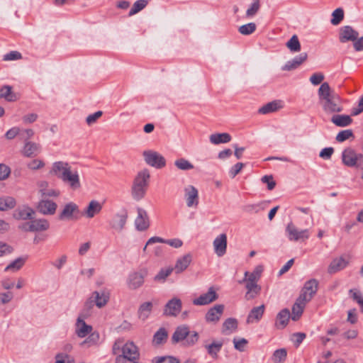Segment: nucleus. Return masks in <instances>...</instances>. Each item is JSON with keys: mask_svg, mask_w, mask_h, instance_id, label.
<instances>
[{"mask_svg": "<svg viewBox=\"0 0 363 363\" xmlns=\"http://www.w3.org/2000/svg\"><path fill=\"white\" fill-rule=\"evenodd\" d=\"M319 101L325 114L333 116L341 113L344 108L340 96L331 89L328 82H323L318 91Z\"/></svg>", "mask_w": 363, "mask_h": 363, "instance_id": "f257e3e1", "label": "nucleus"}, {"mask_svg": "<svg viewBox=\"0 0 363 363\" xmlns=\"http://www.w3.org/2000/svg\"><path fill=\"white\" fill-rule=\"evenodd\" d=\"M50 174L60 179L73 191L81 188L78 171L72 169L71 165L67 162H55L50 170Z\"/></svg>", "mask_w": 363, "mask_h": 363, "instance_id": "f03ea898", "label": "nucleus"}, {"mask_svg": "<svg viewBox=\"0 0 363 363\" xmlns=\"http://www.w3.org/2000/svg\"><path fill=\"white\" fill-rule=\"evenodd\" d=\"M150 177V174L147 169H144L137 174L131 189V194L135 200L140 201L145 197Z\"/></svg>", "mask_w": 363, "mask_h": 363, "instance_id": "7ed1b4c3", "label": "nucleus"}, {"mask_svg": "<svg viewBox=\"0 0 363 363\" xmlns=\"http://www.w3.org/2000/svg\"><path fill=\"white\" fill-rule=\"evenodd\" d=\"M199 335L196 331H190L189 326L182 325L178 326L172 336L173 343H177L183 341V345L186 347L194 345L199 340Z\"/></svg>", "mask_w": 363, "mask_h": 363, "instance_id": "20e7f679", "label": "nucleus"}, {"mask_svg": "<svg viewBox=\"0 0 363 363\" xmlns=\"http://www.w3.org/2000/svg\"><path fill=\"white\" fill-rule=\"evenodd\" d=\"M342 162L346 167L363 169V154L357 152L352 147H348L342 151Z\"/></svg>", "mask_w": 363, "mask_h": 363, "instance_id": "39448f33", "label": "nucleus"}, {"mask_svg": "<svg viewBox=\"0 0 363 363\" xmlns=\"http://www.w3.org/2000/svg\"><path fill=\"white\" fill-rule=\"evenodd\" d=\"M286 234L289 241L304 242L310 237L308 229L299 230L292 222L287 224Z\"/></svg>", "mask_w": 363, "mask_h": 363, "instance_id": "423d86ee", "label": "nucleus"}, {"mask_svg": "<svg viewBox=\"0 0 363 363\" xmlns=\"http://www.w3.org/2000/svg\"><path fill=\"white\" fill-rule=\"evenodd\" d=\"M123 354L116 359V363H125L126 360L133 362L139 358L137 346L132 342L125 343L122 348Z\"/></svg>", "mask_w": 363, "mask_h": 363, "instance_id": "0eeeda50", "label": "nucleus"}, {"mask_svg": "<svg viewBox=\"0 0 363 363\" xmlns=\"http://www.w3.org/2000/svg\"><path fill=\"white\" fill-rule=\"evenodd\" d=\"M147 274L148 271L146 268L130 273L127 279L128 287L131 290H135L141 287L145 282V278Z\"/></svg>", "mask_w": 363, "mask_h": 363, "instance_id": "6e6552de", "label": "nucleus"}, {"mask_svg": "<svg viewBox=\"0 0 363 363\" xmlns=\"http://www.w3.org/2000/svg\"><path fill=\"white\" fill-rule=\"evenodd\" d=\"M108 300V292L104 290L101 292L95 291L92 293L89 300L85 303L84 306L86 309L90 310L93 306V303H94L98 308H101L106 305Z\"/></svg>", "mask_w": 363, "mask_h": 363, "instance_id": "1a4fd4ad", "label": "nucleus"}, {"mask_svg": "<svg viewBox=\"0 0 363 363\" xmlns=\"http://www.w3.org/2000/svg\"><path fill=\"white\" fill-rule=\"evenodd\" d=\"M143 155L145 162L153 167L161 169L166 165L164 157L157 152L146 150Z\"/></svg>", "mask_w": 363, "mask_h": 363, "instance_id": "9d476101", "label": "nucleus"}, {"mask_svg": "<svg viewBox=\"0 0 363 363\" xmlns=\"http://www.w3.org/2000/svg\"><path fill=\"white\" fill-rule=\"evenodd\" d=\"M89 316V313L84 311L78 317L75 325V333L79 337H85L93 330L91 325L85 323L84 318Z\"/></svg>", "mask_w": 363, "mask_h": 363, "instance_id": "9b49d317", "label": "nucleus"}, {"mask_svg": "<svg viewBox=\"0 0 363 363\" xmlns=\"http://www.w3.org/2000/svg\"><path fill=\"white\" fill-rule=\"evenodd\" d=\"M218 298V295L213 286L208 289L205 294L200 295L197 298L193 300V304L195 306H204L209 304Z\"/></svg>", "mask_w": 363, "mask_h": 363, "instance_id": "f8f14e48", "label": "nucleus"}, {"mask_svg": "<svg viewBox=\"0 0 363 363\" xmlns=\"http://www.w3.org/2000/svg\"><path fill=\"white\" fill-rule=\"evenodd\" d=\"M318 289V281L315 279H311L306 281L299 296L308 302L316 294Z\"/></svg>", "mask_w": 363, "mask_h": 363, "instance_id": "ddd939ff", "label": "nucleus"}, {"mask_svg": "<svg viewBox=\"0 0 363 363\" xmlns=\"http://www.w3.org/2000/svg\"><path fill=\"white\" fill-rule=\"evenodd\" d=\"M224 305L217 304L213 307L211 308L205 315V320L207 323H217L224 311Z\"/></svg>", "mask_w": 363, "mask_h": 363, "instance_id": "4468645a", "label": "nucleus"}, {"mask_svg": "<svg viewBox=\"0 0 363 363\" xmlns=\"http://www.w3.org/2000/svg\"><path fill=\"white\" fill-rule=\"evenodd\" d=\"M184 197L188 207H196L199 204V192L196 187L189 185L184 188Z\"/></svg>", "mask_w": 363, "mask_h": 363, "instance_id": "2eb2a0df", "label": "nucleus"}, {"mask_svg": "<svg viewBox=\"0 0 363 363\" xmlns=\"http://www.w3.org/2000/svg\"><path fill=\"white\" fill-rule=\"evenodd\" d=\"M57 205L55 202L49 199L40 200L36 206L38 212L43 215H53L55 214Z\"/></svg>", "mask_w": 363, "mask_h": 363, "instance_id": "dca6fc26", "label": "nucleus"}, {"mask_svg": "<svg viewBox=\"0 0 363 363\" xmlns=\"http://www.w3.org/2000/svg\"><path fill=\"white\" fill-rule=\"evenodd\" d=\"M182 309V301L179 298H173L165 305L164 315L169 316H177Z\"/></svg>", "mask_w": 363, "mask_h": 363, "instance_id": "f3484780", "label": "nucleus"}, {"mask_svg": "<svg viewBox=\"0 0 363 363\" xmlns=\"http://www.w3.org/2000/svg\"><path fill=\"white\" fill-rule=\"evenodd\" d=\"M35 214V211L28 206H23L16 208L13 216L16 220H32Z\"/></svg>", "mask_w": 363, "mask_h": 363, "instance_id": "a211bd4d", "label": "nucleus"}, {"mask_svg": "<svg viewBox=\"0 0 363 363\" xmlns=\"http://www.w3.org/2000/svg\"><path fill=\"white\" fill-rule=\"evenodd\" d=\"M359 37V33L354 30L350 26H345L340 30V41L341 43H346L347 41H354Z\"/></svg>", "mask_w": 363, "mask_h": 363, "instance_id": "6ab92c4d", "label": "nucleus"}, {"mask_svg": "<svg viewBox=\"0 0 363 363\" xmlns=\"http://www.w3.org/2000/svg\"><path fill=\"white\" fill-rule=\"evenodd\" d=\"M215 253L218 257H222L226 253L227 235L225 233L219 235L213 241Z\"/></svg>", "mask_w": 363, "mask_h": 363, "instance_id": "aec40b11", "label": "nucleus"}, {"mask_svg": "<svg viewBox=\"0 0 363 363\" xmlns=\"http://www.w3.org/2000/svg\"><path fill=\"white\" fill-rule=\"evenodd\" d=\"M127 218L128 213L126 211L116 213L111 220L110 225L112 228L120 232L124 228Z\"/></svg>", "mask_w": 363, "mask_h": 363, "instance_id": "412c9836", "label": "nucleus"}, {"mask_svg": "<svg viewBox=\"0 0 363 363\" xmlns=\"http://www.w3.org/2000/svg\"><path fill=\"white\" fill-rule=\"evenodd\" d=\"M79 213V207L74 202L67 203L62 212L59 214V219L61 220H71L74 214Z\"/></svg>", "mask_w": 363, "mask_h": 363, "instance_id": "4be33fe9", "label": "nucleus"}, {"mask_svg": "<svg viewBox=\"0 0 363 363\" xmlns=\"http://www.w3.org/2000/svg\"><path fill=\"white\" fill-rule=\"evenodd\" d=\"M136 228L138 230L143 231L148 228L149 218L147 212L140 208H138V216L135 220Z\"/></svg>", "mask_w": 363, "mask_h": 363, "instance_id": "5701e85b", "label": "nucleus"}, {"mask_svg": "<svg viewBox=\"0 0 363 363\" xmlns=\"http://www.w3.org/2000/svg\"><path fill=\"white\" fill-rule=\"evenodd\" d=\"M308 57L306 52H302L299 55L296 56L292 60L286 62V63L282 67L281 69L284 71H291L298 67L302 63H303Z\"/></svg>", "mask_w": 363, "mask_h": 363, "instance_id": "b1692460", "label": "nucleus"}, {"mask_svg": "<svg viewBox=\"0 0 363 363\" xmlns=\"http://www.w3.org/2000/svg\"><path fill=\"white\" fill-rule=\"evenodd\" d=\"M242 281L245 282V288L247 289V292L245 295L246 300L253 299L260 294L261 287L257 282L245 279H243Z\"/></svg>", "mask_w": 363, "mask_h": 363, "instance_id": "393cba45", "label": "nucleus"}, {"mask_svg": "<svg viewBox=\"0 0 363 363\" xmlns=\"http://www.w3.org/2000/svg\"><path fill=\"white\" fill-rule=\"evenodd\" d=\"M348 264L349 262L343 257L334 258L328 266V272L330 274H335L345 269Z\"/></svg>", "mask_w": 363, "mask_h": 363, "instance_id": "a878e982", "label": "nucleus"}, {"mask_svg": "<svg viewBox=\"0 0 363 363\" xmlns=\"http://www.w3.org/2000/svg\"><path fill=\"white\" fill-rule=\"evenodd\" d=\"M40 146L39 144L31 141H26L21 150V153L26 157H34L40 152Z\"/></svg>", "mask_w": 363, "mask_h": 363, "instance_id": "bb28decb", "label": "nucleus"}, {"mask_svg": "<svg viewBox=\"0 0 363 363\" xmlns=\"http://www.w3.org/2000/svg\"><path fill=\"white\" fill-rule=\"evenodd\" d=\"M308 301L303 299L301 296H298L296 299L295 303L292 307V316L291 319L294 321H296L301 316L303 309L306 306V303Z\"/></svg>", "mask_w": 363, "mask_h": 363, "instance_id": "cd10ccee", "label": "nucleus"}, {"mask_svg": "<svg viewBox=\"0 0 363 363\" xmlns=\"http://www.w3.org/2000/svg\"><path fill=\"white\" fill-rule=\"evenodd\" d=\"M156 242L165 243L174 248H179L182 246L183 242L179 238L165 240L160 237H152L147 240V244H153Z\"/></svg>", "mask_w": 363, "mask_h": 363, "instance_id": "c85d7f7f", "label": "nucleus"}, {"mask_svg": "<svg viewBox=\"0 0 363 363\" xmlns=\"http://www.w3.org/2000/svg\"><path fill=\"white\" fill-rule=\"evenodd\" d=\"M265 306L264 304L254 307L249 313L247 317V323H252L260 320L264 313Z\"/></svg>", "mask_w": 363, "mask_h": 363, "instance_id": "c756f323", "label": "nucleus"}, {"mask_svg": "<svg viewBox=\"0 0 363 363\" xmlns=\"http://www.w3.org/2000/svg\"><path fill=\"white\" fill-rule=\"evenodd\" d=\"M290 318V312L289 309L284 308L282 309L277 315L275 326L278 329L284 328L289 320Z\"/></svg>", "mask_w": 363, "mask_h": 363, "instance_id": "7c9ffc66", "label": "nucleus"}, {"mask_svg": "<svg viewBox=\"0 0 363 363\" xmlns=\"http://www.w3.org/2000/svg\"><path fill=\"white\" fill-rule=\"evenodd\" d=\"M102 209V205L96 200H92L89 202L88 206L85 209L84 214L88 218H92L95 215L99 213Z\"/></svg>", "mask_w": 363, "mask_h": 363, "instance_id": "2f4dec72", "label": "nucleus"}, {"mask_svg": "<svg viewBox=\"0 0 363 363\" xmlns=\"http://www.w3.org/2000/svg\"><path fill=\"white\" fill-rule=\"evenodd\" d=\"M331 122L337 127H347L352 123V119L349 115L335 113L332 116Z\"/></svg>", "mask_w": 363, "mask_h": 363, "instance_id": "473e14b6", "label": "nucleus"}, {"mask_svg": "<svg viewBox=\"0 0 363 363\" xmlns=\"http://www.w3.org/2000/svg\"><path fill=\"white\" fill-rule=\"evenodd\" d=\"M32 232L45 231L50 228V223L45 218L30 220Z\"/></svg>", "mask_w": 363, "mask_h": 363, "instance_id": "72a5a7b5", "label": "nucleus"}, {"mask_svg": "<svg viewBox=\"0 0 363 363\" xmlns=\"http://www.w3.org/2000/svg\"><path fill=\"white\" fill-rule=\"evenodd\" d=\"M192 260V256L190 253H188L183 257L179 258L175 264L174 269L177 273H180L185 270Z\"/></svg>", "mask_w": 363, "mask_h": 363, "instance_id": "f704fd0d", "label": "nucleus"}, {"mask_svg": "<svg viewBox=\"0 0 363 363\" xmlns=\"http://www.w3.org/2000/svg\"><path fill=\"white\" fill-rule=\"evenodd\" d=\"M209 140L213 145L227 143L231 140V136L228 133H214L210 135Z\"/></svg>", "mask_w": 363, "mask_h": 363, "instance_id": "c9c22d12", "label": "nucleus"}, {"mask_svg": "<svg viewBox=\"0 0 363 363\" xmlns=\"http://www.w3.org/2000/svg\"><path fill=\"white\" fill-rule=\"evenodd\" d=\"M0 97L10 102L18 99L17 94L12 91V86L9 85H5L0 89Z\"/></svg>", "mask_w": 363, "mask_h": 363, "instance_id": "e433bc0d", "label": "nucleus"}, {"mask_svg": "<svg viewBox=\"0 0 363 363\" xmlns=\"http://www.w3.org/2000/svg\"><path fill=\"white\" fill-rule=\"evenodd\" d=\"M26 259V257H18L17 259L11 262L9 265H7L4 269V271L15 272L20 270L25 264Z\"/></svg>", "mask_w": 363, "mask_h": 363, "instance_id": "4c0bfd02", "label": "nucleus"}, {"mask_svg": "<svg viewBox=\"0 0 363 363\" xmlns=\"http://www.w3.org/2000/svg\"><path fill=\"white\" fill-rule=\"evenodd\" d=\"M99 333L98 332H91L89 336L81 342L82 347H90L98 345L99 341Z\"/></svg>", "mask_w": 363, "mask_h": 363, "instance_id": "58836bf2", "label": "nucleus"}, {"mask_svg": "<svg viewBox=\"0 0 363 363\" xmlns=\"http://www.w3.org/2000/svg\"><path fill=\"white\" fill-rule=\"evenodd\" d=\"M223 342L222 341H216L213 342L211 344L206 345V348L207 350L208 354L213 358V359H218V353L220 351L222 347H223Z\"/></svg>", "mask_w": 363, "mask_h": 363, "instance_id": "ea45409f", "label": "nucleus"}, {"mask_svg": "<svg viewBox=\"0 0 363 363\" xmlns=\"http://www.w3.org/2000/svg\"><path fill=\"white\" fill-rule=\"evenodd\" d=\"M281 108L279 102L273 101L266 104L259 108L258 113L261 114H268L277 111Z\"/></svg>", "mask_w": 363, "mask_h": 363, "instance_id": "a19ab883", "label": "nucleus"}, {"mask_svg": "<svg viewBox=\"0 0 363 363\" xmlns=\"http://www.w3.org/2000/svg\"><path fill=\"white\" fill-rule=\"evenodd\" d=\"M152 309V303L150 301L142 303L138 311L139 318L145 320L148 318Z\"/></svg>", "mask_w": 363, "mask_h": 363, "instance_id": "79ce46f5", "label": "nucleus"}, {"mask_svg": "<svg viewBox=\"0 0 363 363\" xmlns=\"http://www.w3.org/2000/svg\"><path fill=\"white\" fill-rule=\"evenodd\" d=\"M16 204V200L11 196H4L0 198V211H6L12 209Z\"/></svg>", "mask_w": 363, "mask_h": 363, "instance_id": "37998d69", "label": "nucleus"}, {"mask_svg": "<svg viewBox=\"0 0 363 363\" xmlns=\"http://www.w3.org/2000/svg\"><path fill=\"white\" fill-rule=\"evenodd\" d=\"M173 270L174 268L172 267L162 268L154 277V281L158 283H164L167 278L172 273Z\"/></svg>", "mask_w": 363, "mask_h": 363, "instance_id": "c03bdc74", "label": "nucleus"}, {"mask_svg": "<svg viewBox=\"0 0 363 363\" xmlns=\"http://www.w3.org/2000/svg\"><path fill=\"white\" fill-rule=\"evenodd\" d=\"M238 328V321L235 318H228L223 323L222 333L228 334V331L232 333Z\"/></svg>", "mask_w": 363, "mask_h": 363, "instance_id": "a18cd8bd", "label": "nucleus"}, {"mask_svg": "<svg viewBox=\"0 0 363 363\" xmlns=\"http://www.w3.org/2000/svg\"><path fill=\"white\" fill-rule=\"evenodd\" d=\"M262 272L263 267L262 265H258L255 268L252 273L245 272V278L243 279L257 282Z\"/></svg>", "mask_w": 363, "mask_h": 363, "instance_id": "49530a36", "label": "nucleus"}, {"mask_svg": "<svg viewBox=\"0 0 363 363\" xmlns=\"http://www.w3.org/2000/svg\"><path fill=\"white\" fill-rule=\"evenodd\" d=\"M287 356V351L284 348L275 350L272 354V360L274 363H283Z\"/></svg>", "mask_w": 363, "mask_h": 363, "instance_id": "de8ad7c7", "label": "nucleus"}, {"mask_svg": "<svg viewBox=\"0 0 363 363\" xmlns=\"http://www.w3.org/2000/svg\"><path fill=\"white\" fill-rule=\"evenodd\" d=\"M167 330L164 328H161L154 335L153 342L157 345L162 344L167 340Z\"/></svg>", "mask_w": 363, "mask_h": 363, "instance_id": "09e8293b", "label": "nucleus"}, {"mask_svg": "<svg viewBox=\"0 0 363 363\" xmlns=\"http://www.w3.org/2000/svg\"><path fill=\"white\" fill-rule=\"evenodd\" d=\"M147 0H138L136 1L133 5L131 9L129 11V16H133L136 14L137 13L140 12L141 10L145 9L146 6L147 5Z\"/></svg>", "mask_w": 363, "mask_h": 363, "instance_id": "8fccbe9b", "label": "nucleus"}, {"mask_svg": "<svg viewBox=\"0 0 363 363\" xmlns=\"http://www.w3.org/2000/svg\"><path fill=\"white\" fill-rule=\"evenodd\" d=\"M174 165L180 170L186 171L192 169L194 165L184 158H179L174 162Z\"/></svg>", "mask_w": 363, "mask_h": 363, "instance_id": "3c124183", "label": "nucleus"}, {"mask_svg": "<svg viewBox=\"0 0 363 363\" xmlns=\"http://www.w3.org/2000/svg\"><path fill=\"white\" fill-rule=\"evenodd\" d=\"M286 46L291 52H298L301 50V44L296 35L286 43Z\"/></svg>", "mask_w": 363, "mask_h": 363, "instance_id": "603ef678", "label": "nucleus"}, {"mask_svg": "<svg viewBox=\"0 0 363 363\" xmlns=\"http://www.w3.org/2000/svg\"><path fill=\"white\" fill-rule=\"evenodd\" d=\"M349 294L352 300L359 305L361 311L363 312V296L362 293L357 289H350Z\"/></svg>", "mask_w": 363, "mask_h": 363, "instance_id": "864d4df0", "label": "nucleus"}, {"mask_svg": "<svg viewBox=\"0 0 363 363\" xmlns=\"http://www.w3.org/2000/svg\"><path fill=\"white\" fill-rule=\"evenodd\" d=\"M350 138H354V134L352 130L347 129L339 132L335 137V140L338 143H342Z\"/></svg>", "mask_w": 363, "mask_h": 363, "instance_id": "5fc2aeb1", "label": "nucleus"}, {"mask_svg": "<svg viewBox=\"0 0 363 363\" xmlns=\"http://www.w3.org/2000/svg\"><path fill=\"white\" fill-rule=\"evenodd\" d=\"M256 24L255 23H249L240 26L238 30L244 35H250L256 30Z\"/></svg>", "mask_w": 363, "mask_h": 363, "instance_id": "6e6d98bb", "label": "nucleus"}, {"mask_svg": "<svg viewBox=\"0 0 363 363\" xmlns=\"http://www.w3.org/2000/svg\"><path fill=\"white\" fill-rule=\"evenodd\" d=\"M332 16L331 23L335 26L338 25L344 18V11L341 8H338L333 12Z\"/></svg>", "mask_w": 363, "mask_h": 363, "instance_id": "4d7b16f0", "label": "nucleus"}, {"mask_svg": "<svg viewBox=\"0 0 363 363\" xmlns=\"http://www.w3.org/2000/svg\"><path fill=\"white\" fill-rule=\"evenodd\" d=\"M260 9V1L254 0L253 3L250 5L246 11L247 17L254 16Z\"/></svg>", "mask_w": 363, "mask_h": 363, "instance_id": "13d9d810", "label": "nucleus"}, {"mask_svg": "<svg viewBox=\"0 0 363 363\" xmlns=\"http://www.w3.org/2000/svg\"><path fill=\"white\" fill-rule=\"evenodd\" d=\"M11 174V168L5 164H0V181L6 179Z\"/></svg>", "mask_w": 363, "mask_h": 363, "instance_id": "bf43d9fd", "label": "nucleus"}, {"mask_svg": "<svg viewBox=\"0 0 363 363\" xmlns=\"http://www.w3.org/2000/svg\"><path fill=\"white\" fill-rule=\"evenodd\" d=\"M325 77L321 72H316L312 74L310 77V82L313 85H318L322 83Z\"/></svg>", "mask_w": 363, "mask_h": 363, "instance_id": "052dcab7", "label": "nucleus"}, {"mask_svg": "<svg viewBox=\"0 0 363 363\" xmlns=\"http://www.w3.org/2000/svg\"><path fill=\"white\" fill-rule=\"evenodd\" d=\"M233 343H234V347L237 350L242 352L245 350V347H246V345L247 344V340L245 338H240L239 340L234 338Z\"/></svg>", "mask_w": 363, "mask_h": 363, "instance_id": "680f3d73", "label": "nucleus"}, {"mask_svg": "<svg viewBox=\"0 0 363 363\" xmlns=\"http://www.w3.org/2000/svg\"><path fill=\"white\" fill-rule=\"evenodd\" d=\"M22 58L21 54L18 51H11L10 52L4 55L3 60L4 61L17 60Z\"/></svg>", "mask_w": 363, "mask_h": 363, "instance_id": "e2e57ef3", "label": "nucleus"}, {"mask_svg": "<svg viewBox=\"0 0 363 363\" xmlns=\"http://www.w3.org/2000/svg\"><path fill=\"white\" fill-rule=\"evenodd\" d=\"M45 166V162L41 160H33L28 164V167L32 170L40 169Z\"/></svg>", "mask_w": 363, "mask_h": 363, "instance_id": "0e129e2a", "label": "nucleus"}, {"mask_svg": "<svg viewBox=\"0 0 363 363\" xmlns=\"http://www.w3.org/2000/svg\"><path fill=\"white\" fill-rule=\"evenodd\" d=\"M244 164L242 162H238L231 167L229 170V175L231 178L235 177L238 174L244 167Z\"/></svg>", "mask_w": 363, "mask_h": 363, "instance_id": "69168bd1", "label": "nucleus"}, {"mask_svg": "<svg viewBox=\"0 0 363 363\" xmlns=\"http://www.w3.org/2000/svg\"><path fill=\"white\" fill-rule=\"evenodd\" d=\"M261 180L263 183L267 184V189L269 190H272L274 189L276 182L274 181L273 177L272 175H265L262 177Z\"/></svg>", "mask_w": 363, "mask_h": 363, "instance_id": "338daca9", "label": "nucleus"}, {"mask_svg": "<svg viewBox=\"0 0 363 363\" xmlns=\"http://www.w3.org/2000/svg\"><path fill=\"white\" fill-rule=\"evenodd\" d=\"M155 363H179V361L173 357H162L158 358Z\"/></svg>", "mask_w": 363, "mask_h": 363, "instance_id": "774afa93", "label": "nucleus"}]
</instances>
